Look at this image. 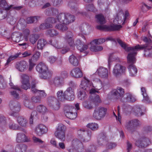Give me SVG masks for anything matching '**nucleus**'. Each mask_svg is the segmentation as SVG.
Returning <instances> with one entry per match:
<instances>
[{
	"instance_id": "nucleus-1",
	"label": "nucleus",
	"mask_w": 152,
	"mask_h": 152,
	"mask_svg": "<svg viewBox=\"0 0 152 152\" xmlns=\"http://www.w3.org/2000/svg\"><path fill=\"white\" fill-rule=\"evenodd\" d=\"M117 42L126 51L130 52L128 54L127 57V62L128 63V68L129 72L130 75L132 77L134 76L137 72V69L134 65L136 61L135 56L137 54L136 49L137 48H142L138 45L133 48H127L126 44L119 39H117Z\"/></svg>"
},
{
	"instance_id": "nucleus-2",
	"label": "nucleus",
	"mask_w": 152,
	"mask_h": 152,
	"mask_svg": "<svg viewBox=\"0 0 152 152\" xmlns=\"http://www.w3.org/2000/svg\"><path fill=\"white\" fill-rule=\"evenodd\" d=\"M56 20L53 18H49L47 19L48 23H53L58 22L64 24H67L73 22L75 19L74 16L69 14L61 13L56 17Z\"/></svg>"
},
{
	"instance_id": "nucleus-3",
	"label": "nucleus",
	"mask_w": 152,
	"mask_h": 152,
	"mask_svg": "<svg viewBox=\"0 0 152 152\" xmlns=\"http://www.w3.org/2000/svg\"><path fill=\"white\" fill-rule=\"evenodd\" d=\"M66 42L70 47L73 49L75 45L78 50L82 52L86 50L88 48V46L86 45H83L80 39H77L74 43V41L72 38V34L70 31H68L66 33V35L64 37Z\"/></svg>"
},
{
	"instance_id": "nucleus-4",
	"label": "nucleus",
	"mask_w": 152,
	"mask_h": 152,
	"mask_svg": "<svg viewBox=\"0 0 152 152\" xmlns=\"http://www.w3.org/2000/svg\"><path fill=\"white\" fill-rule=\"evenodd\" d=\"M36 69L40 73L39 77L42 79H48L52 76V73L49 70L47 66L42 62L37 66Z\"/></svg>"
},
{
	"instance_id": "nucleus-5",
	"label": "nucleus",
	"mask_w": 152,
	"mask_h": 152,
	"mask_svg": "<svg viewBox=\"0 0 152 152\" xmlns=\"http://www.w3.org/2000/svg\"><path fill=\"white\" fill-rule=\"evenodd\" d=\"M49 43L56 49H61L60 52L62 54H65L69 50V48L67 46L66 43H68L66 41L64 42H58L57 40L54 39L50 40Z\"/></svg>"
},
{
	"instance_id": "nucleus-6",
	"label": "nucleus",
	"mask_w": 152,
	"mask_h": 152,
	"mask_svg": "<svg viewBox=\"0 0 152 152\" xmlns=\"http://www.w3.org/2000/svg\"><path fill=\"white\" fill-rule=\"evenodd\" d=\"M107 109L100 107L96 108L93 114V117L96 120H100L104 118L106 115Z\"/></svg>"
},
{
	"instance_id": "nucleus-7",
	"label": "nucleus",
	"mask_w": 152,
	"mask_h": 152,
	"mask_svg": "<svg viewBox=\"0 0 152 152\" xmlns=\"http://www.w3.org/2000/svg\"><path fill=\"white\" fill-rule=\"evenodd\" d=\"M65 126L62 124H58L54 133L56 137L62 141L65 140Z\"/></svg>"
},
{
	"instance_id": "nucleus-8",
	"label": "nucleus",
	"mask_w": 152,
	"mask_h": 152,
	"mask_svg": "<svg viewBox=\"0 0 152 152\" xmlns=\"http://www.w3.org/2000/svg\"><path fill=\"white\" fill-rule=\"evenodd\" d=\"M122 26L121 25L114 23L110 26L98 25L96 26L97 29L107 31H116L119 30Z\"/></svg>"
},
{
	"instance_id": "nucleus-9",
	"label": "nucleus",
	"mask_w": 152,
	"mask_h": 152,
	"mask_svg": "<svg viewBox=\"0 0 152 152\" xmlns=\"http://www.w3.org/2000/svg\"><path fill=\"white\" fill-rule=\"evenodd\" d=\"M126 69L125 67L119 64H117L114 66L113 68L112 74L114 77H117L124 73Z\"/></svg>"
},
{
	"instance_id": "nucleus-10",
	"label": "nucleus",
	"mask_w": 152,
	"mask_h": 152,
	"mask_svg": "<svg viewBox=\"0 0 152 152\" xmlns=\"http://www.w3.org/2000/svg\"><path fill=\"white\" fill-rule=\"evenodd\" d=\"M21 78L22 83L21 88L26 90L29 88H30V85L28 76L26 74H23L21 76Z\"/></svg>"
},
{
	"instance_id": "nucleus-11",
	"label": "nucleus",
	"mask_w": 152,
	"mask_h": 152,
	"mask_svg": "<svg viewBox=\"0 0 152 152\" xmlns=\"http://www.w3.org/2000/svg\"><path fill=\"white\" fill-rule=\"evenodd\" d=\"M124 94V89L120 87H117L116 89L113 90L111 92L113 97L116 99H120Z\"/></svg>"
},
{
	"instance_id": "nucleus-12",
	"label": "nucleus",
	"mask_w": 152,
	"mask_h": 152,
	"mask_svg": "<svg viewBox=\"0 0 152 152\" xmlns=\"http://www.w3.org/2000/svg\"><path fill=\"white\" fill-rule=\"evenodd\" d=\"M47 127L43 124H39L35 128V132L36 134L39 136H41L45 134L48 131Z\"/></svg>"
},
{
	"instance_id": "nucleus-13",
	"label": "nucleus",
	"mask_w": 152,
	"mask_h": 152,
	"mask_svg": "<svg viewBox=\"0 0 152 152\" xmlns=\"http://www.w3.org/2000/svg\"><path fill=\"white\" fill-rule=\"evenodd\" d=\"M149 142L148 139L146 138L141 137L136 141L135 145L139 147H145L148 145Z\"/></svg>"
},
{
	"instance_id": "nucleus-14",
	"label": "nucleus",
	"mask_w": 152,
	"mask_h": 152,
	"mask_svg": "<svg viewBox=\"0 0 152 152\" xmlns=\"http://www.w3.org/2000/svg\"><path fill=\"white\" fill-rule=\"evenodd\" d=\"M0 7L4 8L6 10H9L12 8L18 10H20L22 7L21 6L14 7L12 5L9 6L5 0H1Z\"/></svg>"
},
{
	"instance_id": "nucleus-15",
	"label": "nucleus",
	"mask_w": 152,
	"mask_h": 152,
	"mask_svg": "<svg viewBox=\"0 0 152 152\" xmlns=\"http://www.w3.org/2000/svg\"><path fill=\"white\" fill-rule=\"evenodd\" d=\"M91 86V82L86 77H84L81 81L80 88L82 89L88 91L90 90V86Z\"/></svg>"
},
{
	"instance_id": "nucleus-16",
	"label": "nucleus",
	"mask_w": 152,
	"mask_h": 152,
	"mask_svg": "<svg viewBox=\"0 0 152 152\" xmlns=\"http://www.w3.org/2000/svg\"><path fill=\"white\" fill-rule=\"evenodd\" d=\"M28 66L27 63L25 61H21L16 63L15 68L20 72H23L25 71Z\"/></svg>"
},
{
	"instance_id": "nucleus-17",
	"label": "nucleus",
	"mask_w": 152,
	"mask_h": 152,
	"mask_svg": "<svg viewBox=\"0 0 152 152\" xmlns=\"http://www.w3.org/2000/svg\"><path fill=\"white\" fill-rule=\"evenodd\" d=\"M30 140V138L23 133L20 132L16 135V141L18 142H28Z\"/></svg>"
},
{
	"instance_id": "nucleus-18",
	"label": "nucleus",
	"mask_w": 152,
	"mask_h": 152,
	"mask_svg": "<svg viewBox=\"0 0 152 152\" xmlns=\"http://www.w3.org/2000/svg\"><path fill=\"white\" fill-rule=\"evenodd\" d=\"M124 16L122 10H120L117 13L115 18L113 20L114 23L115 24H119L124 21Z\"/></svg>"
},
{
	"instance_id": "nucleus-19",
	"label": "nucleus",
	"mask_w": 152,
	"mask_h": 152,
	"mask_svg": "<svg viewBox=\"0 0 152 152\" xmlns=\"http://www.w3.org/2000/svg\"><path fill=\"white\" fill-rule=\"evenodd\" d=\"M78 0H70L68 4V6L73 12L77 14L80 13L78 10Z\"/></svg>"
},
{
	"instance_id": "nucleus-20",
	"label": "nucleus",
	"mask_w": 152,
	"mask_h": 152,
	"mask_svg": "<svg viewBox=\"0 0 152 152\" xmlns=\"http://www.w3.org/2000/svg\"><path fill=\"white\" fill-rule=\"evenodd\" d=\"M65 99L72 100L74 99V92L73 90L71 88H68L64 92Z\"/></svg>"
},
{
	"instance_id": "nucleus-21",
	"label": "nucleus",
	"mask_w": 152,
	"mask_h": 152,
	"mask_svg": "<svg viewBox=\"0 0 152 152\" xmlns=\"http://www.w3.org/2000/svg\"><path fill=\"white\" fill-rule=\"evenodd\" d=\"M70 74L72 76L76 78H80L83 76L82 71L78 67H76L73 69L71 71Z\"/></svg>"
},
{
	"instance_id": "nucleus-22",
	"label": "nucleus",
	"mask_w": 152,
	"mask_h": 152,
	"mask_svg": "<svg viewBox=\"0 0 152 152\" xmlns=\"http://www.w3.org/2000/svg\"><path fill=\"white\" fill-rule=\"evenodd\" d=\"M10 109L14 112H18L20 109V105L19 103L15 101H11L9 104Z\"/></svg>"
},
{
	"instance_id": "nucleus-23",
	"label": "nucleus",
	"mask_w": 152,
	"mask_h": 152,
	"mask_svg": "<svg viewBox=\"0 0 152 152\" xmlns=\"http://www.w3.org/2000/svg\"><path fill=\"white\" fill-rule=\"evenodd\" d=\"M141 39L144 42L146 43V44L145 45H138L134 47H128L127 45L126 44L127 48H135L136 46H137L138 45H139L140 47H142V48H137L136 49V53H137V51L138 50L142 49H143L144 48H147L149 47V46L151 45V41L150 39H148L146 37H141Z\"/></svg>"
},
{
	"instance_id": "nucleus-24",
	"label": "nucleus",
	"mask_w": 152,
	"mask_h": 152,
	"mask_svg": "<svg viewBox=\"0 0 152 152\" xmlns=\"http://www.w3.org/2000/svg\"><path fill=\"white\" fill-rule=\"evenodd\" d=\"M90 100L95 105H98L102 102L100 97L97 94H93L90 95Z\"/></svg>"
},
{
	"instance_id": "nucleus-25",
	"label": "nucleus",
	"mask_w": 152,
	"mask_h": 152,
	"mask_svg": "<svg viewBox=\"0 0 152 152\" xmlns=\"http://www.w3.org/2000/svg\"><path fill=\"white\" fill-rule=\"evenodd\" d=\"M99 76L102 78H106L108 77V71L107 68L103 67H100L97 70Z\"/></svg>"
},
{
	"instance_id": "nucleus-26",
	"label": "nucleus",
	"mask_w": 152,
	"mask_h": 152,
	"mask_svg": "<svg viewBox=\"0 0 152 152\" xmlns=\"http://www.w3.org/2000/svg\"><path fill=\"white\" fill-rule=\"evenodd\" d=\"M107 142V140L105 134L102 133L98 136V143L100 146H102L105 144Z\"/></svg>"
},
{
	"instance_id": "nucleus-27",
	"label": "nucleus",
	"mask_w": 152,
	"mask_h": 152,
	"mask_svg": "<svg viewBox=\"0 0 152 152\" xmlns=\"http://www.w3.org/2000/svg\"><path fill=\"white\" fill-rule=\"evenodd\" d=\"M17 121L19 125L23 127H26L28 124L27 119L23 116H20L17 118Z\"/></svg>"
},
{
	"instance_id": "nucleus-28",
	"label": "nucleus",
	"mask_w": 152,
	"mask_h": 152,
	"mask_svg": "<svg viewBox=\"0 0 152 152\" xmlns=\"http://www.w3.org/2000/svg\"><path fill=\"white\" fill-rule=\"evenodd\" d=\"M53 83L56 87H60L63 84V80L60 76L55 77L52 80Z\"/></svg>"
},
{
	"instance_id": "nucleus-29",
	"label": "nucleus",
	"mask_w": 152,
	"mask_h": 152,
	"mask_svg": "<svg viewBox=\"0 0 152 152\" xmlns=\"http://www.w3.org/2000/svg\"><path fill=\"white\" fill-rule=\"evenodd\" d=\"M143 107L141 106H136L134 107V112L135 115L137 116H141L144 114L145 110L142 109Z\"/></svg>"
},
{
	"instance_id": "nucleus-30",
	"label": "nucleus",
	"mask_w": 152,
	"mask_h": 152,
	"mask_svg": "<svg viewBox=\"0 0 152 152\" xmlns=\"http://www.w3.org/2000/svg\"><path fill=\"white\" fill-rule=\"evenodd\" d=\"M69 61L70 63L74 66H77L79 62L76 56L72 54L70 56L69 58Z\"/></svg>"
},
{
	"instance_id": "nucleus-31",
	"label": "nucleus",
	"mask_w": 152,
	"mask_h": 152,
	"mask_svg": "<svg viewBox=\"0 0 152 152\" xmlns=\"http://www.w3.org/2000/svg\"><path fill=\"white\" fill-rule=\"evenodd\" d=\"M141 90L143 97V99L142 100V102L146 103H151V101L146 93L145 88L144 87H142L141 88Z\"/></svg>"
},
{
	"instance_id": "nucleus-32",
	"label": "nucleus",
	"mask_w": 152,
	"mask_h": 152,
	"mask_svg": "<svg viewBox=\"0 0 152 152\" xmlns=\"http://www.w3.org/2000/svg\"><path fill=\"white\" fill-rule=\"evenodd\" d=\"M27 148V146L23 144H18L15 148L16 152H25Z\"/></svg>"
},
{
	"instance_id": "nucleus-33",
	"label": "nucleus",
	"mask_w": 152,
	"mask_h": 152,
	"mask_svg": "<svg viewBox=\"0 0 152 152\" xmlns=\"http://www.w3.org/2000/svg\"><path fill=\"white\" fill-rule=\"evenodd\" d=\"M22 35V34L20 32H14L11 35V39L14 42H19L20 40Z\"/></svg>"
},
{
	"instance_id": "nucleus-34",
	"label": "nucleus",
	"mask_w": 152,
	"mask_h": 152,
	"mask_svg": "<svg viewBox=\"0 0 152 152\" xmlns=\"http://www.w3.org/2000/svg\"><path fill=\"white\" fill-rule=\"evenodd\" d=\"M124 98L128 102H134L136 99L134 96L129 93H126L124 95Z\"/></svg>"
},
{
	"instance_id": "nucleus-35",
	"label": "nucleus",
	"mask_w": 152,
	"mask_h": 152,
	"mask_svg": "<svg viewBox=\"0 0 152 152\" xmlns=\"http://www.w3.org/2000/svg\"><path fill=\"white\" fill-rule=\"evenodd\" d=\"M40 18L39 16L31 17L27 18L26 20V22L28 24H31L37 22Z\"/></svg>"
},
{
	"instance_id": "nucleus-36",
	"label": "nucleus",
	"mask_w": 152,
	"mask_h": 152,
	"mask_svg": "<svg viewBox=\"0 0 152 152\" xmlns=\"http://www.w3.org/2000/svg\"><path fill=\"white\" fill-rule=\"evenodd\" d=\"M37 111L43 115L45 114L48 112V110L46 107L43 105H39L36 108Z\"/></svg>"
},
{
	"instance_id": "nucleus-37",
	"label": "nucleus",
	"mask_w": 152,
	"mask_h": 152,
	"mask_svg": "<svg viewBox=\"0 0 152 152\" xmlns=\"http://www.w3.org/2000/svg\"><path fill=\"white\" fill-rule=\"evenodd\" d=\"M91 136V131L86 132L83 137L81 139V140L84 142H87L89 141Z\"/></svg>"
},
{
	"instance_id": "nucleus-38",
	"label": "nucleus",
	"mask_w": 152,
	"mask_h": 152,
	"mask_svg": "<svg viewBox=\"0 0 152 152\" xmlns=\"http://www.w3.org/2000/svg\"><path fill=\"white\" fill-rule=\"evenodd\" d=\"M77 97L80 100H83L87 98V95L84 91L80 90L78 92Z\"/></svg>"
},
{
	"instance_id": "nucleus-39",
	"label": "nucleus",
	"mask_w": 152,
	"mask_h": 152,
	"mask_svg": "<svg viewBox=\"0 0 152 152\" xmlns=\"http://www.w3.org/2000/svg\"><path fill=\"white\" fill-rule=\"evenodd\" d=\"M131 121L126 122L125 125V127L128 131L131 133L134 131L133 126Z\"/></svg>"
},
{
	"instance_id": "nucleus-40",
	"label": "nucleus",
	"mask_w": 152,
	"mask_h": 152,
	"mask_svg": "<svg viewBox=\"0 0 152 152\" xmlns=\"http://www.w3.org/2000/svg\"><path fill=\"white\" fill-rule=\"evenodd\" d=\"M47 43L46 40L44 39H39L37 44V48L38 49L42 50Z\"/></svg>"
},
{
	"instance_id": "nucleus-41",
	"label": "nucleus",
	"mask_w": 152,
	"mask_h": 152,
	"mask_svg": "<svg viewBox=\"0 0 152 152\" xmlns=\"http://www.w3.org/2000/svg\"><path fill=\"white\" fill-rule=\"evenodd\" d=\"M24 105L27 107L31 110H33L35 108V106L33 103L28 99H26L24 102Z\"/></svg>"
},
{
	"instance_id": "nucleus-42",
	"label": "nucleus",
	"mask_w": 152,
	"mask_h": 152,
	"mask_svg": "<svg viewBox=\"0 0 152 152\" xmlns=\"http://www.w3.org/2000/svg\"><path fill=\"white\" fill-rule=\"evenodd\" d=\"M97 22L101 24H104L106 23V20L103 15H98L96 16Z\"/></svg>"
},
{
	"instance_id": "nucleus-43",
	"label": "nucleus",
	"mask_w": 152,
	"mask_h": 152,
	"mask_svg": "<svg viewBox=\"0 0 152 152\" xmlns=\"http://www.w3.org/2000/svg\"><path fill=\"white\" fill-rule=\"evenodd\" d=\"M92 45V44H91ZM90 50L93 52H97L102 50L103 49V47L97 45H92L90 48Z\"/></svg>"
},
{
	"instance_id": "nucleus-44",
	"label": "nucleus",
	"mask_w": 152,
	"mask_h": 152,
	"mask_svg": "<svg viewBox=\"0 0 152 152\" xmlns=\"http://www.w3.org/2000/svg\"><path fill=\"white\" fill-rule=\"evenodd\" d=\"M46 34L51 37H53L57 35L58 32L54 29H49L46 31Z\"/></svg>"
},
{
	"instance_id": "nucleus-45",
	"label": "nucleus",
	"mask_w": 152,
	"mask_h": 152,
	"mask_svg": "<svg viewBox=\"0 0 152 152\" xmlns=\"http://www.w3.org/2000/svg\"><path fill=\"white\" fill-rule=\"evenodd\" d=\"M39 37L37 34H32L30 36L29 40L32 44H34L36 42Z\"/></svg>"
},
{
	"instance_id": "nucleus-46",
	"label": "nucleus",
	"mask_w": 152,
	"mask_h": 152,
	"mask_svg": "<svg viewBox=\"0 0 152 152\" xmlns=\"http://www.w3.org/2000/svg\"><path fill=\"white\" fill-rule=\"evenodd\" d=\"M93 103L90 100L88 102H84L83 103V107L87 109H91L93 108Z\"/></svg>"
},
{
	"instance_id": "nucleus-47",
	"label": "nucleus",
	"mask_w": 152,
	"mask_h": 152,
	"mask_svg": "<svg viewBox=\"0 0 152 152\" xmlns=\"http://www.w3.org/2000/svg\"><path fill=\"white\" fill-rule=\"evenodd\" d=\"M37 113L36 111H33L31 113L30 118L29 124H33L34 119H36L37 118Z\"/></svg>"
},
{
	"instance_id": "nucleus-48",
	"label": "nucleus",
	"mask_w": 152,
	"mask_h": 152,
	"mask_svg": "<svg viewBox=\"0 0 152 152\" xmlns=\"http://www.w3.org/2000/svg\"><path fill=\"white\" fill-rule=\"evenodd\" d=\"M55 28L62 31H66L68 29L66 25L62 24H57L55 26Z\"/></svg>"
},
{
	"instance_id": "nucleus-49",
	"label": "nucleus",
	"mask_w": 152,
	"mask_h": 152,
	"mask_svg": "<svg viewBox=\"0 0 152 152\" xmlns=\"http://www.w3.org/2000/svg\"><path fill=\"white\" fill-rule=\"evenodd\" d=\"M87 126L88 127L94 131L97 130L99 128L98 125L95 123H89L87 124Z\"/></svg>"
},
{
	"instance_id": "nucleus-50",
	"label": "nucleus",
	"mask_w": 152,
	"mask_h": 152,
	"mask_svg": "<svg viewBox=\"0 0 152 152\" xmlns=\"http://www.w3.org/2000/svg\"><path fill=\"white\" fill-rule=\"evenodd\" d=\"M23 34H22L21 36H23L26 41L28 40V37L30 33V30L27 28H25L23 30Z\"/></svg>"
},
{
	"instance_id": "nucleus-51",
	"label": "nucleus",
	"mask_w": 152,
	"mask_h": 152,
	"mask_svg": "<svg viewBox=\"0 0 152 152\" xmlns=\"http://www.w3.org/2000/svg\"><path fill=\"white\" fill-rule=\"evenodd\" d=\"M132 124L133 126L134 131L136 129V128L140 125V121L137 119H134L131 120Z\"/></svg>"
},
{
	"instance_id": "nucleus-52",
	"label": "nucleus",
	"mask_w": 152,
	"mask_h": 152,
	"mask_svg": "<svg viewBox=\"0 0 152 152\" xmlns=\"http://www.w3.org/2000/svg\"><path fill=\"white\" fill-rule=\"evenodd\" d=\"M74 108L72 106L68 105H65L64 107V110L65 115H66L67 113L71 112L72 111V110Z\"/></svg>"
},
{
	"instance_id": "nucleus-53",
	"label": "nucleus",
	"mask_w": 152,
	"mask_h": 152,
	"mask_svg": "<svg viewBox=\"0 0 152 152\" xmlns=\"http://www.w3.org/2000/svg\"><path fill=\"white\" fill-rule=\"evenodd\" d=\"M49 106L55 110H58L60 107V103L58 101Z\"/></svg>"
},
{
	"instance_id": "nucleus-54",
	"label": "nucleus",
	"mask_w": 152,
	"mask_h": 152,
	"mask_svg": "<svg viewBox=\"0 0 152 152\" xmlns=\"http://www.w3.org/2000/svg\"><path fill=\"white\" fill-rule=\"evenodd\" d=\"M9 128L10 129L17 130L20 129L19 126L13 122H10L9 124Z\"/></svg>"
},
{
	"instance_id": "nucleus-55",
	"label": "nucleus",
	"mask_w": 152,
	"mask_h": 152,
	"mask_svg": "<svg viewBox=\"0 0 152 152\" xmlns=\"http://www.w3.org/2000/svg\"><path fill=\"white\" fill-rule=\"evenodd\" d=\"M53 27L52 25L48 23H44L42 24L39 26L40 28L42 30L45 29Z\"/></svg>"
},
{
	"instance_id": "nucleus-56",
	"label": "nucleus",
	"mask_w": 152,
	"mask_h": 152,
	"mask_svg": "<svg viewBox=\"0 0 152 152\" xmlns=\"http://www.w3.org/2000/svg\"><path fill=\"white\" fill-rule=\"evenodd\" d=\"M65 115L67 118L71 119H75L77 116V113H73L72 111L68 113H67Z\"/></svg>"
},
{
	"instance_id": "nucleus-57",
	"label": "nucleus",
	"mask_w": 152,
	"mask_h": 152,
	"mask_svg": "<svg viewBox=\"0 0 152 152\" xmlns=\"http://www.w3.org/2000/svg\"><path fill=\"white\" fill-rule=\"evenodd\" d=\"M40 54L38 52H36L32 56L31 59L29 60H31V61L34 62L37 61L39 58Z\"/></svg>"
},
{
	"instance_id": "nucleus-58",
	"label": "nucleus",
	"mask_w": 152,
	"mask_h": 152,
	"mask_svg": "<svg viewBox=\"0 0 152 152\" xmlns=\"http://www.w3.org/2000/svg\"><path fill=\"white\" fill-rule=\"evenodd\" d=\"M19 56L18 54H16L14 55H12L10 56L7 60L5 66L7 65L11 61L17 58Z\"/></svg>"
},
{
	"instance_id": "nucleus-59",
	"label": "nucleus",
	"mask_w": 152,
	"mask_h": 152,
	"mask_svg": "<svg viewBox=\"0 0 152 152\" xmlns=\"http://www.w3.org/2000/svg\"><path fill=\"white\" fill-rule=\"evenodd\" d=\"M82 144V143L78 139H75L72 141L71 145L75 148L81 145Z\"/></svg>"
},
{
	"instance_id": "nucleus-60",
	"label": "nucleus",
	"mask_w": 152,
	"mask_h": 152,
	"mask_svg": "<svg viewBox=\"0 0 152 152\" xmlns=\"http://www.w3.org/2000/svg\"><path fill=\"white\" fill-rule=\"evenodd\" d=\"M58 100L56 99L54 96H50L48 98V101L49 105H51L53 103H55Z\"/></svg>"
},
{
	"instance_id": "nucleus-61",
	"label": "nucleus",
	"mask_w": 152,
	"mask_h": 152,
	"mask_svg": "<svg viewBox=\"0 0 152 152\" xmlns=\"http://www.w3.org/2000/svg\"><path fill=\"white\" fill-rule=\"evenodd\" d=\"M105 40L104 39H99L93 40L91 43V44L95 43L96 45H100L104 43Z\"/></svg>"
},
{
	"instance_id": "nucleus-62",
	"label": "nucleus",
	"mask_w": 152,
	"mask_h": 152,
	"mask_svg": "<svg viewBox=\"0 0 152 152\" xmlns=\"http://www.w3.org/2000/svg\"><path fill=\"white\" fill-rule=\"evenodd\" d=\"M7 119L3 115H0V124L2 125H5L7 123Z\"/></svg>"
},
{
	"instance_id": "nucleus-63",
	"label": "nucleus",
	"mask_w": 152,
	"mask_h": 152,
	"mask_svg": "<svg viewBox=\"0 0 152 152\" xmlns=\"http://www.w3.org/2000/svg\"><path fill=\"white\" fill-rule=\"evenodd\" d=\"M32 139L34 143L37 144L39 145L42 144L44 143V141L40 138L34 136L32 137Z\"/></svg>"
},
{
	"instance_id": "nucleus-64",
	"label": "nucleus",
	"mask_w": 152,
	"mask_h": 152,
	"mask_svg": "<svg viewBox=\"0 0 152 152\" xmlns=\"http://www.w3.org/2000/svg\"><path fill=\"white\" fill-rule=\"evenodd\" d=\"M57 96L59 99L61 100H64L65 99L64 96V93L62 90H60L58 91L57 93Z\"/></svg>"
}]
</instances>
